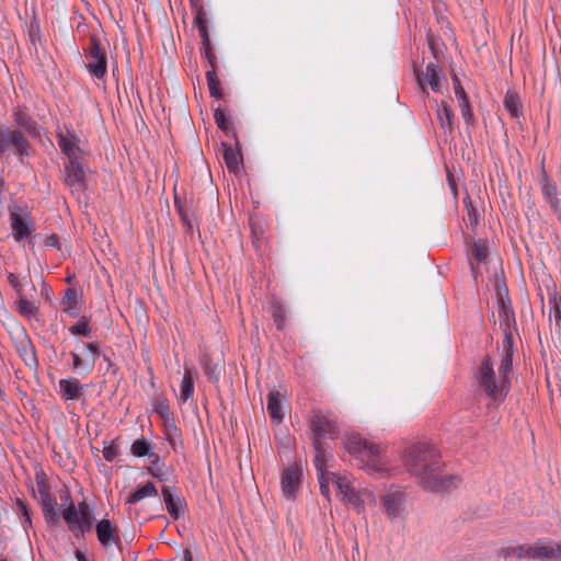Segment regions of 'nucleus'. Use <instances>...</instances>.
Returning <instances> with one entry per match:
<instances>
[{
	"mask_svg": "<svg viewBox=\"0 0 561 561\" xmlns=\"http://www.w3.org/2000/svg\"><path fill=\"white\" fill-rule=\"evenodd\" d=\"M335 483L345 504L351 505L358 514L365 513L366 503H375L374 492L367 488L357 489L348 477H337Z\"/></svg>",
	"mask_w": 561,
	"mask_h": 561,
	"instance_id": "nucleus-5",
	"label": "nucleus"
},
{
	"mask_svg": "<svg viewBox=\"0 0 561 561\" xmlns=\"http://www.w3.org/2000/svg\"><path fill=\"white\" fill-rule=\"evenodd\" d=\"M312 447L316 453L313 463L319 473V478L321 479L323 477L327 461H328L330 455L327 450V446L324 443H319V445H312Z\"/></svg>",
	"mask_w": 561,
	"mask_h": 561,
	"instance_id": "nucleus-31",
	"label": "nucleus"
},
{
	"mask_svg": "<svg viewBox=\"0 0 561 561\" xmlns=\"http://www.w3.org/2000/svg\"><path fill=\"white\" fill-rule=\"evenodd\" d=\"M301 469L297 465H291L284 469L280 477L283 495L287 499H294L301 483Z\"/></svg>",
	"mask_w": 561,
	"mask_h": 561,
	"instance_id": "nucleus-16",
	"label": "nucleus"
},
{
	"mask_svg": "<svg viewBox=\"0 0 561 561\" xmlns=\"http://www.w3.org/2000/svg\"><path fill=\"white\" fill-rule=\"evenodd\" d=\"M250 227L253 238V244L256 249H260L264 242L265 222L260 218H251Z\"/></svg>",
	"mask_w": 561,
	"mask_h": 561,
	"instance_id": "nucleus-36",
	"label": "nucleus"
},
{
	"mask_svg": "<svg viewBox=\"0 0 561 561\" xmlns=\"http://www.w3.org/2000/svg\"><path fill=\"white\" fill-rule=\"evenodd\" d=\"M79 345L81 347L80 353H70L72 357V367L85 377L93 371L96 359L101 355L100 344L99 342L85 343L80 341Z\"/></svg>",
	"mask_w": 561,
	"mask_h": 561,
	"instance_id": "nucleus-10",
	"label": "nucleus"
},
{
	"mask_svg": "<svg viewBox=\"0 0 561 561\" xmlns=\"http://www.w3.org/2000/svg\"><path fill=\"white\" fill-rule=\"evenodd\" d=\"M168 439H169V442H170V444H171V445H173V444H174V443H173V438L171 437L170 432H168Z\"/></svg>",
	"mask_w": 561,
	"mask_h": 561,
	"instance_id": "nucleus-64",
	"label": "nucleus"
},
{
	"mask_svg": "<svg viewBox=\"0 0 561 561\" xmlns=\"http://www.w3.org/2000/svg\"><path fill=\"white\" fill-rule=\"evenodd\" d=\"M150 466L148 467V472L154 477L158 478L160 481L167 480V473H165V465L162 462L158 455L152 457Z\"/></svg>",
	"mask_w": 561,
	"mask_h": 561,
	"instance_id": "nucleus-41",
	"label": "nucleus"
},
{
	"mask_svg": "<svg viewBox=\"0 0 561 561\" xmlns=\"http://www.w3.org/2000/svg\"><path fill=\"white\" fill-rule=\"evenodd\" d=\"M206 13L203 7L198 8L193 24L195 27H197L198 33H201V30L208 31L207 23H206Z\"/></svg>",
	"mask_w": 561,
	"mask_h": 561,
	"instance_id": "nucleus-49",
	"label": "nucleus"
},
{
	"mask_svg": "<svg viewBox=\"0 0 561 561\" xmlns=\"http://www.w3.org/2000/svg\"><path fill=\"white\" fill-rule=\"evenodd\" d=\"M534 560L561 561V542L552 539H539L535 541Z\"/></svg>",
	"mask_w": 561,
	"mask_h": 561,
	"instance_id": "nucleus-15",
	"label": "nucleus"
},
{
	"mask_svg": "<svg viewBox=\"0 0 561 561\" xmlns=\"http://www.w3.org/2000/svg\"><path fill=\"white\" fill-rule=\"evenodd\" d=\"M408 470L420 479L421 485L428 492H446L454 488L458 478L443 474V465L438 450L425 443L409 446L403 454Z\"/></svg>",
	"mask_w": 561,
	"mask_h": 561,
	"instance_id": "nucleus-1",
	"label": "nucleus"
},
{
	"mask_svg": "<svg viewBox=\"0 0 561 561\" xmlns=\"http://www.w3.org/2000/svg\"><path fill=\"white\" fill-rule=\"evenodd\" d=\"M81 516L80 505L76 507L73 503H70L64 511L62 517L72 534H76V527H79V519Z\"/></svg>",
	"mask_w": 561,
	"mask_h": 561,
	"instance_id": "nucleus-32",
	"label": "nucleus"
},
{
	"mask_svg": "<svg viewBox=\"0 0 561 561\" xmlns=\"http://www.w3.org/2000/svg\"><path fill=\"white\" fill-rule=\"evenodd\" d=\"M182 561H193L192 552L188 549L183 551Z\"/></svg>",
	"mask_w": 561,
	"mask_h": 561,
	"instance_id": "nucleus-59",
	"label": "nucleus"
},
{
	"mask_svg": "<svg viewBox=\"0 0 561 561\" xmlns=\"http://www.w3.org/2000/svg\"><path fill=\"white\" fill-rule=\"evenodd\" d=\"M16 350L26 365L36 366L38 364L35 347L27 335H24L16 344Z\"/></svg>",
	"mask_w": 561,
	"mask_h": 561,
	"instance_id": "nucleus-26",
	"label": "nucleus"
},
{
	"mask_svg": "<svg viewBox=\"0 0 561 561\" xmlns=\"http://www.w3.org/2000/svg\"><path fill=\"white\" fill-rule=\"evenodd\" d=\"M214 118L217 126L224 130L227 135H229L232 130L231 124L226 117L225 112L221 108H217L214 113Z\"/></svg>",
	"mask_w": 561,
	"mask_h": 561,
	"instance_id": "nucleus-46",
	"label": "nucleus"
},
{
	"mask_svg": "<svg viewBox=\"0 0 561 561\" xmlns=\"http://www.w3.org/2000/svg\"><path fill=\"white\" fill-rule=\"evenodd\" d=\"M83 386L76 378L59 380V393L65 401H76L82 394Z\"/></svg>",
	"mask_w": 561,
	"mask_h": 561,
	"instance_id": "nucleus-22",
	"label": "nucleus"
},
{
	"mask_svg": "<svg viewBox=\"0 0 561 561\" xmlns=\"http://www.w3.org/2000/svg\"><path fill=\"white\" fill-rule=\"evenodd\" d=\"M175 207L179 211V215L181 217V220L183 222V225L187 228V230H192L193 226H192V222H191V219L188 217V214L187 211L184 209V207L178 203V201L175 199Z\"/></svg>",
	"mask_w": 561,
	"mask_h": 561,
	"instance_id": "nucleus-51",
	"label": "nucleus"
},
{
	"mask_svg": "<svg viewBox=\"0 0 561 561\" xmlns=\"http://www.w3.org/2000/svg\"><path fill=\"white\" fill-rule=\"evenodd\" d=\"M286 310L279 302L272 305V317L276 324L277 330L283 331L286 323Z\"/></svg>",
	"mask_w": 561,
	"mask_h": 561,
	"instance_id": "nucleus-44",
	"label": "nucleus"
},
{
	"mask_svg": "<svg viewBox=\"0 0 561 561\" xmlns=\"http://www.w3.org/2000/svg\"><path fill=\"white\" fill-rule=\"evenodd\" d=\"M320 491L322 495H324L328 500L330 499V489L329 485L320 481Z\"/></svg>",
	"mask_w": 561,
	"mask_h": 561,
	"instance_id": "nucleus-58",
	"label": "nucleus"
},
{
	"mask_svg": "<svg viewBox=\"0 0 561 561\" xmlns=\"http://www.w3.org/2000/svg\"><path fill=\"white\" fill-rule=\"evenodd\" d=\"M453 81H454V90H455V95L456 98L462 102V101H468V95L463 89V87L461 85V82L460 80L455 76L453 78Z\"/></svg>",
	"mask_w": 561,
	"mask_h": 561,
	"instance_id": "nucleus-50",
	"label": "nucleus"
},
{
	"mask_svg": "<svg viewBox=\"0 0 561 561\" xmlns=\"http://www.w3.org/2000/svg\"><path fill=\"white\" fill-rule=\"evenodd\" d=\"M87 69L96 79H104L107 72V55L96 35L90 37V45L85 49Z\"/></svg>",
	"mask_w": 561,
	"mask_h": 561,
	"instance_id": "nucleus-8",
	"label": "nucleus"
},
{
	"mask_svg": "<svg viewBox=\"0 0 561 561\" xmlns=\"http://www.w3.org/2000/svg\"><path fill=\"white\" fill-rule=\"evenodd\" d=\"M7 278H8L9 284L16 291V294L21 295L23 293V285L19 280V277L14 273L9 272L7 274Z\"/></svg>",
	"mask_w": 561,
	"mask_h": 561,
	"instance_id": "nucleus-52",
	"label": "nucleus"
},
{
	"mask_svg": "<svg viewBox=\"0 0 561 561\" xmlns=\"http://www.w3.org/2000/svg\"><path fill=\"white\" fill-rule=\"evenodd\" d=\"M308 435L312 445L336 439L341 428L337 416L330 410L314 408L307 419Z\"/></svg>",
	"mask_w": 561,
	"mask_h": 561,
	"instance_id": "nucleus-4",
	"label": "nucleus"
},
{
	"mask_svg": "<svg viewBox=\"0 0 561 561\" xmlns=\"http://www.w3.org/2000/svg\"><path fill=\"white\" fill-rule=\"evenodd\" d=\"M28 218L30 215L26 213L19 214L12 211L10 214L12 236L16 242L31 237V234L35 231V226L30 222Z\"/></svg>",
	"mask_w": 561,
	"mask_h": 561,
	"instance_id": "nucleus-17",
	"label": "nucleus"
},
{
	"mask_svg": "<svg viewBox=\"0 0 561 561\" xmlns=\"http://www.w3.org/2000/svg\"><path fill=\"white\" fill-rule=\"evenodd\" d=\"M148 496H158V490L152 482H148L144 486L137 489L135 492L130 493L126 501V504L138 503Z\"/></svg>",
	"mask_w": 561,
	"mask_h": 561,
	"instance_id": "nucleus-33",
	"label": "nucleus"
},
{
	"mask_svg": "<svg viewBox=\"0 0 561 561\" xmlns=\"http://www.w3.org/2000/svg\"><path fill=\"white\" fill-rule=\"evenodd\" d=\"M504 106L512 117L519 118L523 115V105L518 94L508 90L505 94Z\"/></svg>",
	"mask_w": 561,
	"mask_h": 561,
	"instance_id": "nucleus-30",
	"label": "nucleus"
},
{
	"mask_svg": "<svg viewBox=\"0 0 561 561\" xmlns=\"http://www.w3.org/2000/svg\"><path fill=\"white\" fill-rule=\"evenodd\" d=\"M153 411L164 421L172 420V412L167 398L160 393L152 400Z\"/></svg>",
	"mask_w": 561,
	"mask_h": 561,
	"instance_id": "nucleus-35",
	"label": "nucleus"
},
{
	"mask_svg": "<svg viewBox=\"0 0 561 561\" xmlns=\"http://www.w3.org/2000/svg\"><path fill=\"white\" fill-rule=\"evenodd\" d=\"M489 255V248L486 245V242L484 240H477L473 242L472 249L469 253V263L471 266L472 274L476 275V267L473 264V261H476L478 264L484 263Z\"/></svg>",
	"mask_w": 561,
	"mask_h": 561,
	"instance_id": "nucleus-27",
	"label": "nucleus"
},
{
	"mask_svg": "<svg viewBox=\"0 0 561 561\" xmlns=\"http://www.w3.org/2000/svg\"><path fill=\"white\" fill-rule=\"evenodd\" d=\"M499 554L500 557H503L505 559L516 558L518 560H534V543H518L506 546L500 550Z\"/></svg>",
	"mask_w": 561,
	"mask_h": 561,
	"instance_id": "nucleus-21",
	"label": "nucleus"
},
{
	"mask_svg": "<svg viewBox=\"0 0 561 561\" xmlns=\"http://www.w3.org/2000/svg\"><path fill=\"white\" fill-rule=\"evenodd\" d=\"M207 84L209 89L210 96L216 100H220L224 95L222 90L220 88V81L217 77V72L214 69H209L206 72Z\"/></svg>",
	"mask_w": 561,
	"mask_h": 561,
	"instance_id": "nucleus-38",
	"label": "nucleus"
},
{
	"mask_svg": "<svg viewBox=\"0 0 561 561\" xmlns=\"http://www.w3.org/2000/svg\"><path fill=\"white\" fill-rule=\"evenodd\" d=\"M203 370L209 382L216 383L220 379V369L217 364L211 363L209 358L202 362Z\"/></svg>",
	"mask_w": 561,
	"mask_h": 561,
	"instance_id": "nucleus-40",
	"label": "nucleus"
},
{
	"mask_svg": "<svg viewBox=\"0 0 561 561\" xmlns=\"http://www.w3.org/2000/svg\"><path fill=\"white\" fill-rule=\"evenodd\" d=\"M437 105V118L439 122V126L445 135H450L454 130L453 127V118L454 113L451 107L446 102H440L439 104L436 102Z\"/></svg>",
	"mask_w": 561,
	"mask_h": 561,
	"instance_id": "nucleus-25",
	"label": "nucleus"
},
{
	"mask_svg": "<svg viewBox=\"0 0 561 561\" xmlns=\"http://www.w3.org/2000/svg\"><path fill=\"white\" fill-rule=\"evenodd\" d=\"M459 107L465 123L467 125H473L474 116L469 100L460 102Z\"/></svg>",
	"mask_w": 561,
	"mask_h": 561,
	"instance_id": "nucleus-48",
	"label": "nucleus"
},
{
	"mask_svg": "<svg viewBox=\"0 0 561 561\" xmlns=\"http://www.w3.org/2000/svg\"><path fill=\"white\" fill-rule=\"evenodd\" d=\"M10 152L22 162L24 157L31 154V145L20 129L0 128V159Z\"/></svg>",
	"mask_w": 561,
	"mask_h": 561,
	"instance_id": "nucleus-7",
	"label": "nucleus"
},
{
	"mask_svg": "<svg viewBox=\"0 0 561 561\" xmlns=\"http://www.w3.org/2000/svg\"><path fill=\"white\" fill-rule=\"evenodd\" d=\"M57 141L61 152L68 158V161L80 159V138L75 130L66 129V131H57Z\"/></svg>",
	"mask_w": 561,
	"mask_h": 561,
	"instance_id": "nucleus-13",
	"label": "nucleus"
},
{
	"mask_svg": "<svg viewBox=\"0 0 561 561\" xmlns=\"http://www.w3.org/2000/svg\"><path fill=\"white\" fill-rule=\"evenodd\" d=\"M497 313L500 327L503 331L502 348H505V343L508 340L511 342V350L515 351L513 331L516 327V319L506 286H504L503 293L501 288L497 287Z\"/></svg>",
	"mask_w": 561,
	"mask_h": 561,
	"instance_id": "nucleus-6",
	"label": "nucleus"
},
{
	"mask_svg": "<svg viewBox=\"0 0 561 561\" xmlns=\"http://www.w3.org/2000/svg\"><path fill=\"white\" fill-rule=\"evenodd\" d=\"M468 216H469L470 226L477 225V214H476V209L472 206L468 209Z\"/></svg>",
	"mask_w": 561,
	"mask_h": 561,
	"instance_id": "nucleus-57",
	"label": "nucleus"
},
{
	"mask_svg": "<svg viewBox=\"0 0 561 561\" xmlns=\"http://www.w3.org/2000/svg\"><path fill=\"white\" fill-rule=\"evenodd\" d=\"M103 359L105 360V363H108V366H112V362L107 355H103Z\"/></svg>",
	"mask_w": 561,
	"mask_h": 561,
	"instance_id": "nucleus-62",
	"label": "nucleus"
},
{
	"mask_svg": "<svg viewBox=\"0 0 561 561\" xmlns=\"http://www.w3.org/2000/svg\"><path fill=\"white\" fill-rule=\"evenodd\" d=\"M163 501L168 513L173 519H180L185 514V503L180 496L174 495L169 486L162 488Z\"/></svg>",
	"mask_w": 561,
	"mask_h": 561,
	"instance_id": "nucleus-19",
	"label": "nucleus"
},
{
	"mask_svg": "<svg viewBox=\"0 0 561 561\" xmlns=\"http://www.w3.org/2000/svg\"><path fill=\"white\" fill-rule=\"evenodd\" d=\"M65 183L72 193H82L87 188V175L79 160L68 161L65 164Z\"/></svg>",
	"mask_w": 561,
	"mask_h": 561,
	"instance_id": "nucleus-12",
	"label": "nucleus"
},
{
	"mask_svg": "<svg viewBox=\"0 0 561 561\" xmlns=\"http://www.w3.org/2000/svg\"><path fill=\"white\" fill-rule=\"evenodd\" d=\"M266 409L271 420L280 424L284 421V413L282 409V394L278 390H271L267 396Z\"/></svg>",
	"mask_w": 561,
	"mask_h": 561,
	"instance_id": "nucleus-24",
	"label": "nucleus"
},
{
	"mask_svg": "<svg viewBox=\"0 0 561 561\" xmlns=\"http://www.w3.org/2000/svg\"><path fill=\"white\" fill-rule=\"evenodd\" d=\"M414 76L420 89L425 94H428L427 88L435 93H440L443 87L447 84L443 69L438 64L433 61H430L426 65L425 71L419 70L414 67Z\"/></svg>",
	"mask_w": 561,
	"mask_h": 561,
	"instance_id": "nucleus-9",
	"label": "nucleus"
},
{
	"mask_svg": "<svg viewBox=\"0 0 561 561\" xmlns=\"http://www.w3.org/2000/svg\"><path fill=\"white\" fill-rule=\"evenodd\" d=\"M35 499L42 506L47 523H58V514L56 511V501L50 495L49 485L43 476L36 477V486L33 490Z\"/></svg>",
	"mask_w": 561,
	"mask_h": 561,
	"instance_id": "nucleus-11",
	"label": "nucleus"
},
{
	"mask_svg": "<svg viewBox=\"0 0 561 561\" xmlns=\"http://www.w3.org/2000/svg\"><path fill=\"white\" fill-rule=\"evenodd\" d=\"M202 55L207 59L210 69L216 70V56L213 51V48H207L205 50H202Z\"/></svg>",
	"mask_w": 561,
	"mask_h": 561,
	"instance_id": "nucleus-53",
	"label": "nucleus"
},
{
	"mask_svg": "<svg viewBox=\"0 0 561 561\" xmlns=\"http://www.w3.org/2000/svg\"><path fill=\"white\" fill-rule=\"evenodd\" d=\"M81 516L79 519V527H76V538L83 537L85 533L92 529V514L85 502L80 503Z\"/></svg>",
	"mask_w": 561,
	"mask_h": 561,
	"instance_id": "nucleus-29",
	"label": "nucleus"
},
{
	"mask_svg": "<svg viewBox=\"0 0 561 561\" xmlns=\"http://www.w3.org/2000/svg\"><path fill=\"white\" fill-rule=\"evenodd\" d=\"M550 305V313L549 319L550 322L554 324L559 333H561V299L553 297L549 300Z\"/></svg>",
	"mask_w": 561,
	"mask_h": 561,
	"instance_id": "nucleus-39",
	"label": "nucleus"
},
{
	"mask_svg": "<svg viewBox=\"0 0 561 561\" xmlns=\"http://www.w3.org/2000/svg\"><path fill=\"white\" fill-rule=\"evenodd\" d=\"M16 504L20 508L21 514H25V511H30L27 505L22 500H18Z\"/></svg>",
	"mask_w": 561,
	"mask_h": 561,
	"instance_id": "nucleus-60",
	"label": "nucleus"
},
{
	"mask_svg": "<svg viewBox=\"0 0 561 561\" xmlns=\"http://www.w3.org/2000/svg\"><path fill=\"white\" fill-rule=\"evenodd\" d=\"M199 35L202 37V48H201V51L205 50L207 48H211L208 31L201 30Z\"/></svg>",
	"mask_w": 561,
	"mask_h": 561,
	"instance_id": "nucleus-55",
	"label": "nucleus"
},
{
	"mask_svg": "<svg viewBox=\"0 0 561 561\" xmlns=\"http://www.w3.org/2000/svg\"><path fill=\"white\" fill-rule=\"evenodd\" d=\"M194 379L190 370H185L181 382L180 400L183 402L188 401L194 396Z\"/></svg>",
	"mask_w": 561,
	"mask_h": 561,
	"instance_id": "nucleus-37",
	"label": "nucleus"
},
{
	"mask_svg": "<svg viewBox=\"0 0 561 561\" xmlns=\"http://www.w3.org/2000/svg\"><path fill=\"white\" fill-rule=\"evenodd\" d=\"M383 513L390 520L398 519L403 511L405 496L401 490H390L381 499Z\"/></svg>",
	"mask_w": 561,
	"mask_h": 561,
	"instance_id": "nucleus-14",
	"label": "nucleus"
},
{
	"mask_svg": "<svg viewBox=\"0 0 561 561\" xmlns=\"http://www.w3.org/2000/svg\"><path fill=\"white\" fill-rule=\"evenodd\" d=\"M118 438L112 439L110 442H103V457L106 461L111 462L115 460L119 455L118 449Z\"/></svg>",
	"mask_w": 561,
	"mask_h": 561,
	"instance_id": "nucleus-45",
	"label": "nucleus"
},
{
	"mask_svg": "<svg viewBox=\"0 0 561 561\" xmlns=\"http://www.w3.org/2000/svg\"><path fill=\"white\" fill-rule=\"evenodd\" d=\"M345 449L352 454L369 476L387 478L393 473L390 459L377 444L363 438L359 434H351L345 440Z\"/></svg>",
	"mask_w": 561,
	"mask_h": 561,
	"instance_id": "nucleus-3",
	"label": "nucleus"
},
{
	"mask_svg": "<svg viewBox=\"0 0 561 561\" xmlns=\"http://www.w3.org/2000/svg\"><path fill=\"white\" fill-rule=\"evenodd\" d=\"M543 179L541 192L545 201L550 205L554 213H561V199L558 197L556 185L550 181L546 171H542Z\"/></svg>",
	"mask_w": 561,
	"mask_h": 561,
	"instance_id": "nucleus-23",
	"label": "nucleus"
},
{
	"mask_svg": "<svg viewBox=\"0 0 561 561\" xmlns=\"http://www.w3.org/2000/svg\"><path fill=\"white\" fill-rule=\"evenodd\" d=\"M22 517H23V520H22V525H23V528L26 530V528L30 526H32V518H31V512L30 511H25V514H22Z\"/></svg>",
	"mask_w": 561,
	"mask_h": 561,
	"instance_id": "nucleus-56",
	"label": "nucleus"
},
{
	"mask_svg": "<svg viewBox=\"0 0 561 561\" xmlns=\"http://www.w3.org/2000/svg\"><path fill=\"white\" fill-rule=\"evenodd\" d=\"M5 399V393L4 391L0 388V400H4Z\"/></svg>",
	"mask_w": 561,
	"mask_h": 561,
	"instance_id": "nucleus-63",
	"label": "nucleus"
},
{
	"mask_svg": "<svg viewBox=\"0 0 561 561\" xmlns=\"http://www.w3.org/2000/svg\"><path fill=\"white\" fill-rule=\"evenodd\" d=\"M514 353L515 351L511 350V342L507 340L505 348H501L499 354L497 371H495L490 356L483 357L476 371L474 376L479 388L493 402H504L511 390Z\"/></svg>",
	"mask_w": 561,
	"mask_h": 561,
	"instance_id": "nucleus-2",
	"label": "nucleus"
},
{
	"mask_svg": "<svg viewBox=\"0 0 561 561\" xmlns=\"http://www.w3.org/2000/svg\"><path fill=\"white\" fill-rule=\"evenodd\" d=\"M13 118H14V122L16 123V125L19 127H21L22 129H24L32 137L41 136V127L33 119V117L27 113L26 108H23V107L14 108Z\"/></svg>",
	"mask_w": 561,
	"mask_h": 561,
	"instance_id": "nucleus-20",
	"label": "nucleus"
},
{
	"mask_svg": "<svg viewBox=\"0 0 561 561\" xmlns=\"http://www.w3.org/2000/svg\"><path fill=\"white\" fill-rule=\"evenodd\" d=\"M130 453L136 457H149L152 458L157 454L153 451V448L149 440L145 437L136 439L130 446Z\"/></svg>",
	"mask_w": 561,
	"mask_h": 561,
	"instance_id": "nucleus-34",
	"label": "nucleus"
},
{
	"mask_svg": "<svg viewBox=\"0 0 561 561\" xmlns=\"http://www.w3.org/2000/svg\"><path fill=\"white\" fill-rule=\"evenodd\" d=\"M96 536L104 548L122 545L117 528L106 518L99 520L95 525Z\"/></svg>",
	"mask_w": 561,
	"mask_h": 561,
	"instance_id": "nucleus-18",
	"label": "nucleus"
},
{
	"mask_svg": "<svg viewBox=\"0 0 561 561\" xmlns=\"http://www.w3.org/2000/svg\"><path fill=\"white\" fill-rule=\"evenodd\" d=\"M45 245L48 248H55V249L59 250L60 249L59 237L57 234H51V236L47 237L45 240Z\"/></svg>",
	"mask_w": 561,
	"mask_h": 561,
	"instance_id": "nucleus-54",
	"label": "nucleus"
},
{
	"mask_svg": "<svg viewBox=\"0 0 561 561\" xmlns=\"http://www.w3.org/2000/svg\"><path fill=\"white\" fill-rule=\"evenodd\" d=\"M222 157L225 163L230 172H238L242 164L241 153L226 144H222Z\"/></svg>",
	"mask_w": 561,
	"mask_h": 561,
	"instance_id": "nucleus-28",
	"label": "nucleus"
},
{
	"mask_svg": "<svg viewBox=\"0 0 561 561\" xmlns=\"http://www.w3.org/2000/svg\"><path fill=\"white\" fill-rule=\"evenodd\" d=\"M77 291L75 288H67L66 291H65V295L62 297V304L65 306V311L70 314V316H73L76 314V310H77Z\"/></svg>",
	"mask_w": 561,
	"mask_h": 561,
	"instance_id": "nucleus-42",
	"label": "nucleus"
},
{
	"mask_svg": "<svg viewBox=\"0 0 561 561\" xmlns=\"http://www.w3.org/2000/svg\"><path fill=\"white\" fill-rule=\"evenodd\" d=\"M16 308L21 316L31 318L36 314L37 307L31 301H28L26 298H24L21 295H19V299L16 300Z\"/></svg>",
	"mask_w": 561,
	"mask_h": 561,
	"instance_id": "nucleus-43",
	"label": "nucleus"
},
{
	"mask_svg": "<svg viewBox=\"0 0 561 561\" xmlns=\"http://www.w3.org/2000/svg\"><path fill=\"white\" fill-rule=\"evenodd\" d=\"M76 558L78 561H88L83 552H81L80 550L76 551Z\"/></svg>",
	"mask_w": 561,
	"mask_h": 561,
	"instance_id": "nucleus-61",
	"label": "nucleus"
},
{
	"mask_svg": "<svg viewBox=\"0 0 561 561\" xmlns=\"http://www.w3.org/2000/svg\"><path fill=\"white\" fill-rule=\"evenodd\" d=\"M71 334L91 336V329L85 318L80 319L75 325L69 329Z\"/></svg>",
	"mask_w": 561,
	"mask_h": 561,
	"instance_id": "nucleus-47",
	"label": "nucleus"
}]
</instances>
